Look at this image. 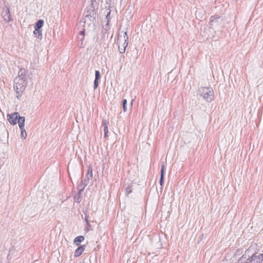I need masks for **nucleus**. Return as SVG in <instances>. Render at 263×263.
<instances>
[{"mask_svg":"<svg viewBox=\"0 0 263 263\" xmlns=\"http://www.w3.org/2000/svg\"><path fill=\"white\" fill-rule=\"evenodd\" d=\"M27 85L26 80H23L19 78H15L14 80V89L16 92V97L20 99L23 92L25 90Z\"/></svg>","mask_w":263,"mask_h":263,"instance_id":"1","label":"nucleus"},{"mask_svg":"<svg viewBox=\"0 0 263 263\" xmlns=\"http://www.w3.org/2000/svg\"><path fill=\"white\" fill-rule=\"evenodd\" d=\"M87 13V14H86L83 20L79 22V25L83 27H89L91 23L94 24L96 22V13L94 10H90Z\"/></svg>","mask_w":263,"mask_h":263,"instance_id":"2","label":"nucleus"},{"mask_svg":"<svg viewBox=\"0 0 263 263\" xmlns=\"http://www.w3.org/2000/svg\"><path fill=\"white\" fill-rule=\"evenodd\" d=\"M199 93L208 102H211L214 98V92L212 88L201 87L199 89Z\"/></svg>","mask_w":263,"mask_h":263,"instance_id":"3","label":"nucleus"},{"mask_svg":"<svg viewBox=\"0 0 263 263\" xmlns=\"http://www.w3.org/2000/svg\"><path fill=\"white\" fill-rule=\"evenodd\" d=\"M1 15L4 18V20L6 22H10L12 21L10 9L8 6H5V7L3 8Z\"/></svg>","mask_w":263,"mask_h":263,"instance_id":"4","label":"nucleus"},{"mask_svg":"<svg viewBox=\"0 0 263 263\" xmlns=\"http://www.w3.org/2000/svg\"><path fill=\"white\" fill-rule=\"evenodd\" d=\"M92 178V169L90 166H89L87 170V172L86 174V178L82 180L81 184L82 186H84V187H86L87 185L89 183V181L90 179Z\"/></svg>","mask_w":263,"mask_h":263,"instance_id":"5","label":"nucleus"},{"mask_svg":"<svg viewBox=\"0 0 263 263\" xmlns=\"http://www.w3.org/2000/svg\"><path fill=\"white\" fill-rule=\"evenodd\" d=\"M123 39H124V42L122 45V47L120 45V43H119V51L120 53H123L125 51V49L126 47L128 45V37L127 35V32H125L124 33L123 35Z\"/></svg>","mask_w":263,"mask_h":263,"instance_id":"6","label":"nucleus"},{"mask_svg":"<svg viewBox=\"0 0 263 263\" xmlns=\"http://www.w3.org/2000/svg\"><path fill=\"white\" fill-rule=\"evenodd\" d=\"M250 250H247L244 254L239 259L238 263H250L251 256L249 255Z\"/></svg>","mask_w":263,"mask_h":263,"instance_id":"7","label":"nucleus"},{"mask_svg":"<svg viewBox=\"0 0 263 263\" xmlns=\"http://www.w3.org/2000/svg\"><path fill=\"white\" fill-rule=\"evenodd\" d=\"M8 120L10 124L15 125L17 123V120L18 117H20V114L18 112H15L10 115H8Z\"/></svg>","mask_w":263,"mask_h":263,"instance_id":"8","label":"nucleus"},{"mask_svg":"<svg viewBox=\"0 0 263 263\" xmlns=\"http://www.w3.org/2000/svg\"><path fill=\"white\" fill-rule=\"evenodd\" d=\"M250 263H260L263 260V253L256 255V253H253L250 257Z\"/></svg>","mask_w":263,"mask_h":263,"instance_id":"9","label":"nucleus"},{"mask_svg":"<svg viewBox=\"0 0 263 263\" xmlns=\"http://www.w3.org/2000/svg\"><path fill=\"white\" fill-rule=\"evenodd\" d=\"M85 28L86 27H83V28H82V30H80L77 37L79 41L81 42V47H83V43L85 36Z\"/></svg>","mask_w":263,"mask_h":263,"instance_id":"10","label":"nucleus"},{"mask_svg":"<svg viewBox=\"0 0 263 263\" xmlns=\"http://www.w3.org/2000/svg\"><path fill=\"white\" fill-rule=\"evenodd\" d=\"M101 78V74L99 70L95 71V79L94 81L93 88L96 89L99 86V81Z\"/></svg>","mask_w":263,"mask_h":263,"instance_id":"11","label":"nucleus"},{"mask_svg":"<svg viewBox=\"0 0 263 263\" xmlns=\"http://www.w3.org/2000/svg\"><path fill=\"white\" fill-rule=\"evenodd\" d=\"M85 245H81L80 247H79L74 252V256L79 257L84 252L85 250Z\"/></svg>","mask_w":263,"mask_h":263,"instance_id":"12","label":"nucleus"},{"mask_svg":"<svg viewBox=\"0 0 263 263\" xmlns=\"http://www.w3.org/2000/svg\"><path fill=\"white\" fill-rule=\"evenodd\" d=\"M26 71L24 68H21L18 71V76L16 78H19L23 80H26Z\"/></svg>","mask_w":263,"mask_h":263,"instance_id":"13","label":"nucleus"},{"mask_svg":"<svg viewBox=\"0 0 263 263\" xmlns=\"http://www.w3.org/2000/svg\"><path fill=\"white\" fill-rule=\"evenodd\" d=\"M160 173H161V174H160V179L159 183L161 185H162L163 183V180H164V164H163L161 165Z\"/></svg>","mask_w":263,"mask_h":263,"instance_id":"14","label":"nucleus"},{"mask_svg":"<svg viewBox=\"0 0 263 263\" xmlns=\"http://www.w3.org/2000/svg\"><path fill=\"white\" fill-rule=\"evenodd\" d=\"M25 118L24 117H21L20 116V117L18 118L17 120V123L18 124V126L20 127V128H22V127H24L25 125Z\"/></svg>","mask_w":263,"mask_h":263,"instance_id":"15","label":"nucleus"},{"mask_svg":"<svg viewBox=\"0 0 263 263\" xmlns=\"http://www.w3.org/2000/svg\"><path fill=\"white\" fill-rule=\"evenodd\" d=\"M35 36L38 39H41L42 37V31L40 29L34 28L33 31Z\"/></svg>","mask_w":263,"mask_h":263,"instance_id":"16","label":"nucleus"},{"mask_svg":"<svg viewBox=\"0 0 263 263\" xmlns=\"http://www.w3.org/2000/svg\"><path fill=\"white\" fill-rule=\"evenodd\" d=\"M84 237L83 236H79L74 239V244L79 246V243L82 242L84 240Z\"/></svg>","mask_w":263,"mask_h":263,"instance_id":"17","label":"nucleus"},{"mask_svg":"<svg viewBox=\"0 0 263 263\" xmlns=\"http://www.w3.org/2000/svg\"><path fill=\"white\" fill-rule=\"evenodd\" d=\"M108 122H106V121H103V126H104V138H107V134L108 133Z\"/></svg>","mask_w":263,"mask_h":263,"instance_id":"18","label":"nucleus"},{"mask_svg":"<svg viewBox=\"0 0 263 263\" xmlns=\"http://www.w3.org/2000/svg\"><path fill=\"white\" fill-rule=\"evenodd\" d=\"M44 25V21L42 20H39L37 21L34 25V28L40 29L43 27Z\"/></svg>","mask_w":263,"mask_h":263,"instance_id":"19","label":"nucleus"},{"mask_svg":"<svg viewBox=\"0 0 263 263\" xmlns=\"http://www.w3.org/2000/svg\"><path fill=\"white\" fill-rule=\"evenodd\" d=\"M21 130V137L23 139H25L27 137V133L24 128V127H22V128H20Z\"/></svg>","mask_w":263,"mask_h":263,"instance_id":"20","label":"nucleus"},{"mask_svg":"<svg viewBox=\"0 0 263 263\" xmlns=\"http://www.w3.org/2000/svg\"><path fill=\"white\" fill-rule=\"evenodd\" d=\"M126 104H127V100H126V99L123 100L122 106H123V110L124 112H126V110H127Z\"/></svg>","mask_w":263,"mask_h":263,"instance_id":"21","label":"nucleus"},{"mask_svg":"<svg viewBox=\"0 0 263 263\" xmlns=\"http://www.w3.org/2000/svg\"><path fill=\"white\" fill-rule=\"evenodd\" d=\"M89 218V216L88 215L85 214V221L87 224L88 228L90 227V221Z\"/></svg>","mask_w":263,"mask_h":263,"instance_id":"22","label":"nucleus"},{"mask_svg":"<svg viewBox=\"0 0 263 263\" xmlns=\"http://www.w3.org/2000/svg\"><path fill=\"white\" fill-rule=\"evenodd\" d=\"M109 23L110 22H108V21H107V23H106V24L105 25V26L104 27V30H105V33L106 32V31L110 29V25H109Z\"/></svg>","mask_w":263,"mask_h":263,"instance_id":"23","label":"nucleus"},{"mask_svg":"<svg viewBox=\"0 0 263 263\" xmlns=\"http://www.w3.org/2000/svg\"><path fill=\"white\" fill-rule=\"evenodd\" d=\"M85 187H84V186H82V184L80 183V184L78 187V190H79V194L81 195V192L84 190V188Z\"/></svg>","mask_w":263,"mask_h":263,"instance_id":"24","label":"nucleus"},{"mask_svg":"<svg viewBox=\"0 0 263 263\" xmlns=\"http://www.w3.org/2000/svg\"><path fill=\"white\" fill-rule=\"evenodd\" d=\"M106 18L107 20V21H108V22H110V20H111V16H110V11H109L106 16Z\"/></svg>","mask_w":263,"mask_h":263,"instance_id":"25","label":"nucleus"},{"mask_svg":"<svg viewBox=\"0 0 263 263\" xmlns=\"http://www.w3.org/2000/svg\"><path fill=\"white\" fill-rule=\"evenodd\" d=\"M125 190H126V195L129 194L132 192V190L130 189V187L129 186L128 187H127L125 189Z\"/></svg>","mask_w":263,"mask_h":263,"instance_id":"26","label":"nucleus"},{"mask_svg":"<svg viewBox=\"0 0 263 263\" xmlns=\"http://www.w3.org/2000/svg\"><path fill=\"white\" fill-rule=\"evenodd\" d=\"M80 195H79L78 194V197L77 198V199H76V202L79 203L80 202Z\"/></svg>","mask_w":263,"mask_h":263,"instance_id":"27","label":"nucleus"},{"mask_svg":"<svg viewBox=\"0 0 263 263\" xmlns=\"http://www.w3.org/2000/svg\"><path fill=\"white\" fill-rule=\"evenodd\" d=\"M120 37H121V36L120 35H119L118 36V41L120 40Z\"/></svg>","mask_w":263,"mask_h":263,"instance_id":"28","label":"nucleus"},{"mask_svg":"<svg viewBox=\"0 0 263 263\" xmlns=\"http://www.w3.org/2000/svg\"><path fill=\"white\" fill-rule=\"evenodd\" d=\"M133 100H132V102H131V105H133Z\"/></svg>","mask_w":263,"mask_h":263,"instance_id":"29","label":"nucleus"}]
</instances>
